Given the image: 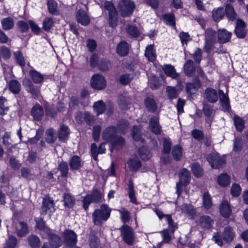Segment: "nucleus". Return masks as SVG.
<instances>
[{
	"instance_id": "nucleus-28",
	"label": "nucleus",
	"mask_w": 248,
	"mask_h": 248,
	"mask_svg": "<svg viewBox=\"0 0 248 248\" xmlns=\"http://www.w3.org/2000/svg\"><path fill=\"white\" fill-rule=\"evenodd\" d=\"M223 240L227 242H231L234 236V232L232 228L230 226H227L225 228L222 234Z\"/></svg>"
},
{
	"instance_id": "nucleus-9",
	"label": "nucleus",
	"mask_w": 248,
	"mask_h": 248,
	"mask_svg": "<svg viewBox=\"0 0 248 248\" xmlns=\"http://www.w3.org/2000/svg\"><path fill=\"white\" fill-rule=\"evenodd\" d=\"M246 26V24L242 20L240 19L236 20L234 33L238 38H244L246 37L247 34Z\"/></svg>"
},
{
	"instance_id": "nucleus-29",
	"label": "nucleus",
	"mask_w": 248,
	"mask_h": 248,
	"mask_svg": "<svg viewBox=\"0 0 248 248\" xmlns=\"http://www.w3.org/2000/svg\"><path fill=\"white\" fill-rule=\"evenodd\" d=\"M218 96L223 109L225 110H229L230 108V106L228 97L227 96L224 94V92L221 90H219L218 91Z\"/></svg>"
},
{
	"instance_id": "nucleus-25",
	"label": "nucleus",
	"mask_w": 248,
	"mask_h": 248,
	"mask_svg": "<svg viewBox=\"0 0 248 248\" xmlns=\"http://www.w3.org/2000/svg\"><path fill=\"white\" fill-rule=\"evenodd\" d=\"M145 107L149 111L155 112L157 108V104L155 100L151 97H147L144 99Z\"/></svg>"
},
{
	"instance_id": "nucleus-26",
	"label": "nucleus",
	"mask_w": 248,
	"mask_h": 248,
	"mask_svg": "<svg viewBox=\"0 0 248 248\" xmlns=\"http://www.w3.org/2000/svg\"><path fill=\"white\" fill-rule=\"evenodd\" d=\"M118 54L121 56L127 55L129 52V46L125 41H121L119 43L117 48Z\"/></svg>"
},
{
	"instance_id": "nucleus-5",
	"label": "nucleus",
	"mask_w": 248,
	"mask_h": 248,
	"mask_svg": "<svg viewBox=\"0 0 248 248\" xmlns=\"http://www.w3.org/2000/svg\"><path fill=\"white\" fill-rule=\"evenodd\" d=\"M207 160L212 168L219 169L225 164V160L220 156L217 153L210 154L207 157Z\"/></svg>"
},
{
	"instance_id": "nucleus-48",
	"label": "nucleus",
	"mask_w": 248,
	"mask_h": 248,
	"mask_svg": "<svg viewBox=\"0 0 248 248\" xmlns=\"http://www.w3.org/2000/svg\"><path fill=\"white\" fill-rule=\"evenodd\" d=\"M230 177L227 174H222L218 178V183L222 186H226L230 184Z\"/></svg>"
},
{
	"instance_id": "nucleus-59",
	"label": "nucleus",
	"mask_w": 248,
	"mask_h": 248,
	"mask_svg": "<svg viewBox=\"0 0 248 248\" xmlns=\"http://www.w3.org/2000/svg\"><path fill=\"white\" fill-rule=\"evenodd\" d=\"M47 5L50 13L52 14H56L57 13V4L54 0H48Z\"/></svg>"
},
{
	"instance_id": "nucleus-43",
	"label": "nucleus",
	"mask_w": 248,
	"mask_h": 248,
	"mask_svg": "<svg viewBox=\"0 0 248 248\" xmlns=\"http://www.w3.org/2000/svg\"><path fill=\"white\" fill-rule=\"evenodd\" d=\"M30 246L32 248H38L40 245L39 238L34 235H30L28 238Z\"/></svg>"
},
{
	"instance_id": "nucleus-35",
	"label": "nucleus",
	"mask_w": 248,
	"mask_h": 248,
	"mask_svg": "<svg viewBox=\"0 0 248 248\" xmlns=\"http://www.w3.org/2000/svg\"><path fill=\"white\" fill-rule=\"evenodd\" d=\"M128 166L131 171H136L141 166V162L137 159H130L127 162Z\"/></svg>"
},
{
	"instance_id": "nucleus-39",
	"label": "nucleus",
	"mask_w": 248,
	"mask_h": 248,
	"mask_svg": "<svg viewBox=\"0 0 248 248\" xmlns=\"http://www.w3.org/2000/svg\"><path fill=\"white\" fill-rule=\"evenodd\" d=\"M192 171L193 175L197 177H201L203 174V170L198 163L195 162L192 165Z\"/></svg>"
},
{
	"instance_id": "nucleus-16",
	"label": "nucleus",
	"mask_w": 248,
	"mask_h": 248,
	"mask_svg": "<svg viewBox=\"0 0 248 248\" xmlns=\"http://www.w3.org/2000/svg\"><path fill=\"white\" fill-rule=\"evenodd\" d=\"M232 32L225 29H219L217 31L218 41L220 44L229 42L232 36Z\"/></svg>"
},
{
	"instance_id": "nucleus-4",
	"label": "nucleus",
	"mask_w": 248,
	"mask_h": 248,
	"mask_svg": "<svg viewBox=\"0 0 248 248\" xmlns=\"http://www.w3.org/2000/svg\"><path fill=\"white\" fill-rule=\"evenodd\" d=\"M104 8L108 11V23L110 27L114 28L117 25L118 13L114 4L111 1H106Z\"/></svg>"
},
{
	"instance_id": "nucleus-45",
	"label": "nucleus",
	"mask_w": 248,
	"mask_h": 248,
	"mask_svg": "<svg viewBox=\"0 0 248 248\" xmlns=\"http://www.w3.org/2000/svg\"><path fill=\"white\" fill-rule=\"evenodd\" d=\"M128 195L131 202L133 203H136L137 201L135 196V191L134 190L133 184L131 179L128 180Z\"/></svg>"
},
{
	"instance_id": "nucleus-27",
	"label": "nucleus",
	"mask_w": 248,
	"mask_h": 248,
	"mask_svg": "<svg viewBox=\"0 0 248 248\" xmlns=\"http://www.w3.org/2000/svg\"><path fill=\"white\" fill-rule=\"evenodd\" d=\"M47 234L49 237L50 244L52 248H58L59 247L61 244L60 237L55 234L50 233V232Z\"/></svg>"
},
{
	"instance_id": "nucleus-10",
	"label": "nucleus",
	"mask_w": 248,
	"mask_h": 248,
	"mask_svg": "<svg viewBox=\"0 0 248 248\" xmlns=\"http://www.w3.org/2000/svg\"><path fill=\"white\" fill-rule=\"evenodd\" d=\"M117 129L115 126H110L108 127L103 133V138L108 141H111L118 135H117Z\"/></svg>"
},
{
	"instance_id": "nucleus-37",
	"label": "nucleus",
	"mask_w": 248,
	"mask_h": 248,
	"mask_svg": "<svg viewBox=\"0 0 248 248\" xmlns=\"http://www.w3.org/2000/svg\"><path fill=\"white\" fill-rule=\"evenodd\" d=\"M106 109V106L102 100L94 103V110L97 115L102 114Z\"/></svg>"
},
{
	"instance_id": "nucleus-63",
	"label": "nucleus",
	"mask_w": 248,
	"mask_h": 248,
	"mask_svg": "<svg viewBox=\"0 0 248 248\" xmlns=\"http://www.w3.org/2000/svg\"><path fill=\"white\" fill-rule=\"evenodd\" d=\"M243 141L241 138L237 137L234 142L233 150L235 152H239L241 150L243 146Z\"/></svg>"
},
{
	"instance_id": "nucleus-32",
	"label": "nucleus",
	"mask_w": 248,
	"mask_h": 248,
	"mask_svg": "<svg viewBox=\"0 0 248 248\" xmlns=\"http://www.w3.org/2000/svg\"><path fill=\"white\" fill-rule=\"evenodd\" d=\"M165 74L173 78H177L179 74L175 71L174 67L170 65H164L163 67Z\"/></svg>"
},
{
	"instance_id": "nucleus-56",
	"label": "nucleus",
	"mask_w": 248,
	"mask_h": 248,
	"mask_svg": "<svg viewBox=\"0 0 248 248\" xmlns=\"http://www.w3.org/2000/svg\"><path fill=\"white\" fill-rule=\"evenodd\" d=\"M203 204L205 208L209 209L212 206L211 197L208 192H205L203 197Z\"/></svg>"
},
{
	"instance_id": "nucleus-12",
	"label": "nucleus",
	"mask_w": 248,
	"mask_h": 248,
	"mask_svg": "<svg viewBox=\"0 0 248 248\" xmlns=\"http://www.w3.org/2000/svg\"><path fill=\"white\" fill-rule=\"evenodd\" d=\"M76 18L78 23L84 26L88 25L90 22V19L85 11L78 10L76 14Z\"/></svg>"
},
{
	"instance_id": "nucleus-62",
	"label": "nucleus",
	"mask_w": 248,
	"mask_h": 248,
	"mask_svg": "<svg viewBox=\"0 0 248 248\" xmlns=\"http://www.w3.org/2000/svg\"><path fill=\"white\" fill-rule=\"evenodd\" d=\"M171 143L169 139H163V152L168 154L171 149Z\"/></svg>"
},
{
	"instance_id": "nucleus-60",
	"label": "nucleus",
	"mask_w": 248,
	"mask_h": 248,
	"mask_svg": "<svg viewBox=\"0 0 248 248\" xmlns=\"http://www.w3.org/2000/svg\"><path fill=\"white\" fill-rule=\"evenodd\" d=\"M36 227L40 230L46 232L47 233L50 232V231L46 227L45 223L42 218H39L36 219Z\"/></svg>"
},
{
	"instance_id": "nucleus-11",
	"label": "nucleus",
	"mask_w": 248,
	"mask_h": 248,
	"mask_svg": "<svg viewBox=\"0 0 248 248\" xmlns=\"http://www.w3.org/2000/svg\"><path fill=\"white\" fill-rule=\"evenodd\" d=\"M42 209V213L44 215H46L48 212L52 213L54 212V208L53 201L49 197L44 198L43 199Z\"/></svg>"
},
{
	"instance_id": "nucleus-23",
	"label": "nucleus",
	"mask_w": 248,
	"mask_h": 248,
	"mask_svg": "<svg viewBox=\"0 0 248 248\" xmlns=\"http://www.w3.org/2000/svg\"><path fill=\"white\" fill-rule=\"evenodd\" d=\"M149 125L151 131L155 134L161 133V126L159 124L158 119L157 117H153L151 118Z\"/></svg>"
},
{
	"instance_id": "nucleus-34",
	"label": "nucleus",
	"mask_w": 248,
	"mask_h": 248,
	"mask_svg": "<svg viewBox=\"0 0 248 248\" xmlns=\"http://www.w3.org/2000/svg\"><path fill=\"white\" fill-rule=\"evenodd\" d=\"M29 74L32 80L36 84L41 83L44 80L43 76L34 69L30 70Z\"/></svg>"
},
{
	"instance_id": "nucleus-47",
	"label": "nucleus",
	"mask_w": 248,
	"mask_h": 248,
	"mask_svg": "<svg viewBox=\"0 0 248 248\" xmlns=\"http://www.w3.org/2000/svg\"><path fill=\"white\" fill-rule=\"evenodd\" d=\"M2 28L4 30H9L13 28L14 25L13 19L11 17L4 18L1 21Z\"/></svg>"
},
{
	"instance_id": "nucleus-20",
	"label": "nucleus",
	"mask_w": 248,
	"mask_h": 248,
	"mask_svg": "<svg viewBox=\"0 0 248 248\" xmlns=\"http://www.w3.org/2000/svg\"><path fill=\"white\" fill-rule=\"evenodd\" d=\"M185 74L188 77H192L195 74L196 68L194 62L191 60L187 61L184 65Z\"/></svg>"
},
{
	"instance_id": "nucleus-31",
	"label": "nucleus",
	"mask_w": 248,
	"mask_h": 248,
	"mask_svg": "<svg viewBox=\"0 0 248 248\" xmlns=\"http://www.w3.org/2000/svg\"><path fill=\"white\" fill-rule=\"evenodd\" d=\"M70 168L72 170H78L82 166L81 159L77 155L73 156L69 162Z\"/></svg>"
},
{
	"instance_id": "nucleus-14",
	"label": "nucleus",
	"mask_w": 248,
	"mask_h": 248,
	"mask_svg": "<svg viewBox=\"0 0 248 248\" xmlns=\"http://www.w3.org/2000/svg\"><path fill=\"white\" fill-rule=\"evenodd\" d=\"M106 86V81L104 77L100 74L94 75V89L100 90Z\"/></svg>"
},
{
	"instance_id": "nucleus-2",
	"label": "nucleus",
	"mask_w": 248,
	"mask_h": 248,
	"mask_svg": "<svg viewBox=\"0 0 248 248\" xmlns=\"http://www.w3.org/2000/svg\"><path fill=\"white\" fill-rule=\"evenodd\" d=\"M179 181L177 183L176 194L179 197L183 191V186H186L189 184L190 181V173L186 169H182L178 174Z\"/></svg>"
},
{
	"instance_id": "nucleus-30",
	"label": "nucleus",
	"mask_w": 248,
	"mask_h": 248,
	"mask_svg": "<svg viewBox=\"0 0 248 248\" xmlns=\"http://www.w3.org/2000/svg\"><path fill=\"white\" fill-rule=\"evenodd\" d=\"M225 13L230 20L233 21L236 18L237 14L231 4L228 3L226 5Z\"/></svg>"
},
{
	"instance_id": "nucleus-41",
	"label": "nucleus",
	"mask_w": 248,
	"mask_h": 248,
	"mask_svg": "<svg viewBox=\"0 0 248 248\" xmlns=\"http://www.w3.org/2000/svg\"><path fill=\"white\" fill-rule=\"evenodd\" d=\"M225 11L223 8H218L212 12V16L216 22L221 20L224 16Z\"/></svg>"
},
{
	"instance_id": "nucleus-50",
	"label": "nucleus",
	"mask_w": 248,
	"mask_h": 248,
	"mask_svg": "<svg viewBox=\"0 0 248 248\" xmlns=\"http://www.w3.org/2000/svg\"><path fill=\"white\" fill-rule=\"evenodd\" d=\"M234 123L237 130L241 132L245 126L244 121L242 118L239 116H235L234 118Z\"/></svg>"
},
{
	"instance_id": "nucleus-18",
	"label": "nucleus",
	"mask_w": 248,
	"mask_h": 248,
	"mask_svg": "<svg viewBox=\"0 0 248 248\" xmlns=\"http://www.w3.org/2000/svg\"><path fill=\"white\" fill-rule=\"evenodd\" d=\"M95 64L102 71H108L111 66L110 63L108 61L102 60L99 61L94 54V67L95 66Z\"/></svg>"
},
{
	"instance_id": "nucleus-54",
	"label": "nucleus",
	"mask_w": 248,
	"mask_h": 248,
	"mask_svg": "<svg viewBox=\"0 0 248 248\" xmlns=\"http://www.w3.org/2000/svg\"><path fill=\"white\" fill-rule=\"evenodd\" d=\"M163 19L166 24L170 26H174L175 25V17L173 14H166L163 16Z\"/></svg>"
},
{
	"instance_id": "nucleus-15",
	"label": "nucleus",
	"mask_w": 248,
	"mask_h": 248,
	"mask_svg": "<svg viewBox=\"0 0 248 248\" xmlns=\"http://www.w3.org/2000/svg\"><path fill=\"white\" fill-rule=\"evenodd\" d=\"M201 83L199 78L197 77H195L192 82L186 84V92L190 94H194L198 89L201 87Z\"/></svg>"
},
{
	"instance_id": "nucleus-57",
	"label": "nucleus",
	"mask_w": 248,
	"mask_h": 248,
	"mask_svg": "<svg viewBox=\"0 0 248 248\" xmlns=\"http://www.w3.org/2000/svg\"><path fill=\"white\" fill-rule=\"evenodd\" d=\"M165 217L169 224V231L171 233H173L175 230L177 228V225L174 223L170 215H166Z\"/></svg>"
},
{
	"instance_id": "nucleus-13",
	"label": "nucleus",
	"mask_w": 248,
	"mask_h": 248,
	"mask_svg": "<svg viewBox=\"0 0 248 248\" xmlns=\"http://www.w3.org/2000/svg\"><path fill=\"white\" fill-rule=\"evenodd\" d=\"M69 134L70 130L68 127L64 124L61 125L58 131L59 140L63 142H66L68 139Z\"/></svg>"
},
{
	"instance_id": "nucleus-38",
	"label": "nucleus",
	"mask_w": 248,
	"mask_h": 248,
	"mask_svg": "<svg viewBox=\"0 0 248 248\" xmlns=\"http://www.w3.org/2000/svg\"><path fill=\"white\" fill-rule=\"evenodd\" d=\"M145 56L150 61L153 62L155 60L156 54L153 48V45H149L146 47Z\"/></svg>"
},
{
	"instance_id": "nucleus-6",
	"label": "nucleus",
	"mask_w": 248,
	"mask_h": 248,
	"mask_svg": "<svg viewBox=\"0 0 248 248\" xmlns=\"http://www.w3.org/2000/svg\"><path fill=\"white\" fill-rule=\"evenodd\" d=\"M124 241L128 245H132L134 242V234L132 229L127 225H124L120 229Z\"/></svg>"
},
{
	"instance_id": "nucleus-44",
	"label": "nucleus",
	"mask_w": 248,
	"mask_h": 248,
	"mask_svg": "<svg viewBox=\"0 0 248 248\" xmlns=\"http://www.w3.org/2000/svg\"><path fill=\"white\" fill-rule=\"evenodd\" d=\"M9 89L15 94L19 93L20 91V84L16 80H12L9 83Z\"/></svg>"
},
{
	"instance_id": "nucleus-33",
	"label": "nucleus",
	"mask_w": 248,
	"mask_h": 248,
	"mask_svg": "<svg viewBox=\"0 0 248 248\" xmlns=\"http://www.w3.org/2000/svg\"><path fill=\"white\" fill-rule=\"evenodd\" d=\"M203 111L204 115L207 117L206 121L210 123L212 119L211 118V115L214 112V109L212 107H211L210 105L207 103H204L203 108Z\"/></svg>"
},
{
	"instance_id": "nucleus-7",
	"label": "nucleus",
	"mask_w": 248,
	"mask_h": 248,
	"mask_svg": "<svg viewBox=\"0 0 248 248\" xmlns=\"http://www.w3.org/2000/svg\"><path fill=\"white\" fill-rule=\"evenodd\" d=\"M63 234V241L66 247L70 248L74 247L77 242V235L76 233L72 230H66Z\"/></svg>"
},
{
	"instance_id": "nucleus-36",
	"label": "nucleus",
	"mask_w": 248,
	"mask_h": 248,
	"mask_svg": "<svg viewBox=\"0 0 248 248\" xmlns=\"http://www.w3.org/2000/svg\"><path fill=\"white\" fill-rule=\"evenodd\" d=\"M57 139L55 132L52 128H49L46 131V140L48 143H53Z\"/></svg>"
},
{
	"instance_id": "nucleus-42",
	"label": "nucleus",
	"mask_w": 248,
	"mask_h": 248,
	"mask_svg": "<svg viewBox=\"0 0 248 248\" xmlns=\"http://www.w3.org/2000/svg\"><path fill=\"white\" fill-rule=\"evenodd\" d=\"M216 32L211 29H207L205 32V41L216 42Z\"/></svg>"
},
{
	"instance_id": "nucleus-46",
	"label": "nucleus",
	"mask_w": 248,
	"mask_h": 248,
	"mask_svg": "<svg viewBox=\"0 0 248 248\" xmlns=\"http://www.w3.org/2000/svg\"><path fill=\"white\" fill-rule=\"evenodd\" d=\"M118 130L122 133L124 134L129 128V123L127 121L123 120L120 121L117 125Z\"/></svg>"
},
{
	"instance_id": "nucleus-64",
	"label": "nucleus",
	"mask_w": 248,
	"mask_h": 248,
	"mask_svg": "<svg viewBox=\"0 0 248 248\" xmlns=\"http://www.w3.org/2000/svg\"><path fill=\"white\" fill-rule=\"evenodd\" d=\"M241 188L239 185L234 184L231 187V194L234 197H238L241 193Z\"/></svg>"
},
{
	"instance_id": "nucleus-21",
	"label": "nucleus",
	"mask_w": 248,
	"mask_h": 248,
	"mask_svg": "<svg viewBox=\"0 0 248 248\" xmlns=\"http://www.w3.org/2000/svg\"><path fill=\"white\" fill-rule=\"evenodd\" d=\"M213 222V220L208 216H202L199 219V225L204 229L212 228Z\"/></svg>"
},
{
	"instance_id": "nucleus-8",
	"label": "nucleus",
	"mask_w": 248,
	"mask_h": 248,
	"mask_svg": "<svg viewBox=\"0 0 248 248\" xmlns=\"http://www.w3.org/2000/svg\"><path fill=\"white\" fill-rule=\"evenodd\" d=\"M13 225L16 229V233L18 236H24L29 232L27 225L24 221H14Z\"/></svg>"
},
{
	"instance_id": "nucleus-3",
	"label": "nucleus",
	"mask_w": 248,
	"mask_h": 248,
	"mask_svg": "<svg viewBox=\"0 0 248 248\" xmlns=\"http://www.w3.org/2000/svg\"><path fill=\"white\" fill-rule=\"evenodd\" d=\"M135 8L133 1L131 0H121L118 5L120 15L123 17L131 16Z\"/></svg>"
},
{
	"instance_id": "nucleus-17",
	"label": "nucleus",
	"mask_w": 248,
	"mask_h": 248,
	"mask_svg": "<svg viewBox=\"0 0 248 248\" xmlns=\"http://www.w3.org/2000/svg\"><path fill=\"white\" fill-rule=\"evenodd\" d=\"M44 113L43 108L39 104H36L34 106L31 111V115L36 121L41 120L44 116Z\"/></svg>"
},
{
	"instance_id": "nucleus-22",
	"label": "nucleus",
	"mask_w": 248,
	"mask_h": 248,
	"mask_svg": "<svg viewBox=\"0 0 248 248\" xmlns=\"http://www.w3.org/2000/svg\"><path fill=\"white\" fill-rule=\"evenodd\" d=\"M110 142L112 144L111 151H112L113 150H119L121 149L125 144L124 139L122 136L118 135Z\"/></svg>"
},
{
	"instance_id": "nucleus-53",
	"label": "nucleus",
	"mask_w": 248,
	"mask_h": 248,
	"mask_svg": "<svg viewBox=\"0 0 248 248\" xmlns=\"http://www.w3.org/2000/svg\"><path fill=\"white\" fill-rule=\"evenodd\" d=\"M17 244V239L16 237L14 236H11L9 237L7 240L5 248H15Z\"/></svg>"
},
{
	"instance_id": "nucleus-1",
	"label": "nucleus",
	"mask_w": 248,
	"mask_h": 248,
	"mask_svg": "<svg viewBox=\"0 0 248 248\" xmlns=\"http://www.w3.org/2000/svg\"><path fill=\"white\" fill-rule=\"evenodd\" d=\"M111 211V209L107 204H102L100 209L94 211V224L101 225L103 221L109 218Z\"/></svg>"
},
{
	"instance_id": "nucleus-55",
	"label": "nucleus",
	"mask_w": 248,
	"mask_h": 248,
	"mask_svg": "<svg viewBox=\"0 0 248 248\" xmlns=\"http://www.w3.org/2000/svg\"><path fill=\"white\" fill-rule=\"evenodd\" d=\"M132 136L134 140L136 141H140L141 135L140 131L138 126L135 125L132 130Z\"/></svg>"
},
{
	"instance_id": "nucleus-51",
	"label": "nucleus",
	"mask_w": 248,
	"mask_h": 248,
	"mask_svg": "<svg viewBox=\"0 0 248 248\" xmlns=\"http://www.w3.org/2000/svg\"><path fill=\"white\" fill-rule=\"evenodd\" d=\"M149 82L150 87L154 90L158 89L161 85L158 78L155 76L151 77Z\"/></svg>"
},
{
	"instance_id": "nucleus-24",
	"label": "nucleus",
	"mask_w": 248,
	"mask_h": 248,
	"mask_svg": "<svg viewBox=\"0 0 248 248\" xmlns=\"http://www.w3.org/2000/svg\"><path fill=\"white\" fill-rule=\"evenodd\" d=\"M220 212L224 217H228L231 214L232 210L227 201H223L221 203L220 208Z\"/></svg>"
},
{
	"instance_id": "nucleus-19",
	"label": "nucleus",
	"mask_w": 248,
	"mask_h": 248,
	"mask_svg": "<svg viewBox=\"0 0 248 248\" xmlns=\"http://www.w3.org/2000/svg\"><path fill=\"white\" fill-rule=\"evenodd\" d=\"M205 95L206 99L210 103H216L218 99V94L217 91L214 89L208 88L205 91Z\"/></svg>"
},
{
	"instance_id": "nucleus-61",
	"label": "nucleus",
	"mask_w": 248,
	"mask_h": 248,
	"mask_svg": "<svg viewBox=\"0 0 248 248\" xmlns=\"http://www.w3.org/2000/svg\"><path fill=\"white\" fill-rule=\"evenodd\" d=\"M64 202L65 206L70 208L74 205V200L69 194H65L64 195Z\"/></svg>"
},
{
	"instance_id": "nucleus-40",
	"label": "nucleus",
	"mask_w": 248,
	"mask_h": 248,
	"mask_svg": "<svg viewBox=\"0 0 248 248\" xmlns=\"http://www.w3.org/2000/svg\"><path fill=\"white\" fill-rule=\"evenodd\" d=\"M58 170L61 172V176L62 177H66L68 173V166L67 163L65 161L60 162L58 167Z\"/></svg>"
},
{
	"instance_id": "nucleus-58",
	"label": "nucleus",
	"mask_w": 248,
	"mask_h": 248,
	"mask_svg": "<svg viewBox=\"0 0 248 248\" xmlns=\"http://www.w3.org/2000/svg\"><path fill=\"white\" fill-rule=\"evenodd\" d=\"M128 34L133 37H138L140 35V32L138 28L133 26H129L127 29Z\"/></svg>"
},
{
	"instance_id": "nucleus-49",
	"label": "nucleus",
	"mask_w": 248,
	"mask_h": 248,
	"mask_svg": "<svg viewBox=\"0 0 248 248\" xmlns=\"http://www.w3.org/2000/svg\"><path fill=\"white\" fill-rule=\"evenodd\" d=\"M172 154L173 158L176 161L181 159L182 155V149L179 145L174 146L173 148Z\"/></svg>"
},
{
	"instance_id": "nucleus-52",
	"label": "nucleus",
	"mask_w": 248,
	"mask_h": 248,
	"mask_svg": "<svg viewBox=\"0 0 248 248\" xmlns=\"http://www.w3.org/2000/svg\"><path fill=\"white\" fill-rule=\"evenodd\" d=\"M166 92L169 99H172L178 97V91L175 87L168 86L166 89Z\"/></svg>"
}]
</instances>
